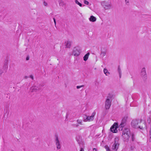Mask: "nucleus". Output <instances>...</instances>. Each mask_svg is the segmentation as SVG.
Listing matches in <instances>:
<instances>
[{
    "label": "nucleus",
    "mask_w": 151,
    "mask_h": 151,
    "mask_svg": "<svg viewBox=\"0 0 151 151\" xmlns=\"http://www.w3.org/2000/svg\"><path fill=\"white\" fill-rule=\"evenodd\" d=\"M130 136V130L128 128H125L123 131L122 137L124 141H128Z\"/></svg>",
    "instance_id": "f257e3e1"
},
{
    "label": "nucleus",
    "mask_w": 151,
    "mask_h": 151,
    "mask_svg": "<svg viewBox=\"0 0 151 151\" xmlns=\"http://www.w3.org/2000/svg\"><path fill=\"white\" fill-rule=\"evenodd\" d=\"M141 121L139 120H133L131 122V125L132 127L135 128H140V129H143V127L142 126H138V124L139 122H140Z\"/></svg>",
    "instance_id": "f03ea898"
},
{
    "label": "nucleus",
    "mask_w": 151,
    "mask_h": 151,
    "mask_svg": "<svg viewBox=\"0 0 151 151\" xmlns=\"http://www.w3.org/2000/svg\"><path fill=\"white\" fill-rule=\"evenodd\" d=\"M101 5L105 10H109L111 7V3L110 2L104 1L101 2Z\"/></svg>",
    "instance_id": "7ed1b4c3"
},
{
    "label": "nucleus",
    "mask_w": 151,
    "mask_h": 151,
    "mask_svg": "<svg viewBox=\"0 0 151 151\" xmlns=\"http://www.w3.org/2000/svg\"><path fill=\"white\" fill-rule=\"evenodd\" d=\"M96 114V112L94 111L90 116L86 115V117H84L83 118V121L84 122H87V121L90 122L93 121L94 119V116Z\"/></svg>",
    "instance_id": "20e7f679"
},
{
    "label": "nucleus",
    "mask_w": 151,
    "mask_h": 151,
    "mask_svg": "<svg viewBox=\"0 0 151 151\" xmlns=\"http://www.w3.org/2000/svg\"><path fill=\"white\" fill-rule=\"evenodd\" d=\"M111 98L107 97L105 102V108L106 110L109 109L111 106Z\"/></svg>",
    "instance_id": "39448f33"
},
{
    "label": "nucleus",
    "mask_w": 151,
    "mask_h": 151,
    "mask_svg": "<svg viewBox=\"0 0 151 151\" xmlns=\"http://www.w3.org/2000/svg\"><path fill=\"white\" fill-rule=\"evenodd\" d=\"M128 117L127 116H126L122 118L121 123L119 126V130H123V128L125 125L126 121Z\"/></svg>",
    "instance_id": "423d86ee"
},
{
    "label": "nucleus",
    "mask_w": 151,
    "mask_h": 151,
    "mask_svg": "<svg viewBox=\"0 0 151 151\" xmlns=\"http://www.w3.org/2000/svg\"><path fill=\"white\" fill-rule=\"evenodd\" d=\"M41 87L42 86L40 84H37V86L31 87L30 88V91L31 92H37L41 89Z\"/></svg>",
    "instance_id": "0eeeda50"
},
{
    "label": "nucleus",
    "mask_w": 151,
    "mask_h": 151,
    "mask_svg": "<svg viewBox=\"0 0 151 151\" xmlns=\"http://www.w3.org/2000/svg\"><path fill=\"white\" fill-rule=\"evenodd\" d=\"M118 138H115V142L112 146V149L116 151L118 148L119 143L118 142Z\"/></svg>",
    "instance_id": "6e6552de"
},
{
    "label": "nucleus",
    "mask_w": 151,
    "mask_h": 151,
    "mask_svg": "<svg viewBox=\"0 0 151 151\" xmlns=\"http://www.w3.org/2000/svg\"><path fill=\"white\" fill-rule=\"evenodd\" d=\"M118 125L117 123H114L110 128L111 131L114 133H116L117 131Z\"/></svg>",
    "instance_id": "1a4fd4ad"
},
{
    "label": "nucleus",
    "mask_w": 151,
    "mask_h": 151,
    "mask_svg": "<svg viewBox=\"0 0 151 151\" xmlns=\"http://www.w3.org/2000/svg\"><path fill=\"white\" fill-rule=\"evenodd\" d=\"M55 142L57 149H60L61 148V145L57 136H55Z\"/></svg>",
    "instance_id": "9d476101"
},
{
    "label": "nucleus",
    "mask_w": 151,
    "mask_h": 151,
    "mask_svg": "<svg viewBox=\"0 0 151 151\" xmlns=\"http://www.w3.org/2000/svg\"><path fill=\"white\" fill-rule=\"evenodd\" d=\"M80 52L79 49L77 48H75L73 50V54L75 56H78L80 54Z\"/></svg>",
    "instance_id": "9b49d317"
},
{
    "label": "nucleus",
    "mask_w": 151,
    "mask_h": 151,
    "mask_svg": "<svg viewBox=\"0 0 151 151\" xmlns=\"http://www.w3.org/2000/svg\"><path fill=\"white\" fill-rule=\"evenodd\" d=\"M141 76L144 78L146 79L147 77V74L146 73L145 69V68H143L141 72Z\"/></svg>",
    "instance_id": "f8f14e48"
},
{
    "label": "nucleus",
    "mask_w": 151,
    "mask_h": 151,
    "mask_svg": "<svg viewBox=\"0 0 151 151\" xmlns=\"http://www.w3.org/2000/svg\"><path fill=\"white\" fill-rule=\"evenodd\" d=\"M65 47L70 48L72 42L70 41H68L65 42Z\"/></svg>",
    "instance_id": "ddd939ff"
},
{
    "label": "nucleus",
    "mask_w": 151,
    "mask_h": 151,
    "mask_svg": "<svg viewBox=\"0 0 151 151\" xmlns=\"http://www.w3.org/2000/svg\"><path fill=\"white\" fill-rule=\"evenodd\" d=\"M89 55H90L89 52H88L84 56L83 58V60L85 61H86L88 60Z\"/></svg>",
    "instance_id": "4468645a"
},
{
    "label": "nucleus",
    "mask_w": 151,
    "mask_h": 151,
    "mask_svg": "<svg viewBox=\"0 0 151 151\" xmlns=\"http://www.w3.org/2000/svg\"><path fill=\"white\" fill-rule=\"evenodd\" d=\"M89 20L91 22H94L96 21V18L93 16H91L89 18Z\"/></svg>",
    "instance_id": "2eb2a0df"
},
{
    "label": "nucleus",
    "mask_w": 151,
    "mask_h": 151,
    "mask_svg": "<svg viewBox=\"0 0 151 151\" xmlns=\"http://www.w3.org/2000/svg\"><path fill=\"white\" fill-rule=\"evenodd\" d=\"M106 54V51L104 50V51H101L100 55L101 57H103Z\"/></svg>",
    "instance_id": "dca6fc26"
},
{
    "label": "nucleus",
    "mask_w": 151,
    "mask_h": 151,
    "mask_svg": "<svg viewBox=\"0 0 151 151\" xmlns=\"http://www.w3.org/2000/svg\"><path fill=\"white\" fill-rule=\"evenodd\" d=\"M104 72L106 76L108 75L107 74V73H108L109 74V73L108 72L106 68H104Z\"/></svg>",
    "instance_id": "f3484780"
},
{
    "label": "nucleus",
    "mask_w": 151,
    "mask_h": 151,
    "mask_svg": "<svg viewBox=\"0 0 151 151\" xmlns=\"http://www.w3.org/2000/svg\"><path fill=\"white\" fill-rule=\"evenodd\" d=\"M8 68V66L7 63H5L3 66V68L5 69L6 71Z\"/></svg>",
    "instance_id": "a211bd4d"
},
{
    "label": "nucleus",
    "mask_w": 151,
    "mask_h": 151,
    "mask_svg": "<svg viewBox=\"0 0 151 151\" xmlns=\"http://www.w3.org/2000/svg\"><path fill=\"white\" fill-rule=\"evenodd\" d=\"M75 2L76 4L80 6L81 7L82 6V4L78 2L77 0H75Z\"/></svg>",
    "instance_id": "6ab92c4d"
},
{
    "label": "nucleus",
    "mask_w": 151,
    "mask_h": 151,
    "mask_svg": "<svg viewBox=\"0 0 151 151\" xmlns=\"http://www.w3.org/2000/svg\"><path fill=\"white\" fill-rule=\"evenodd\" d=\"M105 148L106 149V151H110V150L109 147L107 145H105L104 146Z\"/></svg>",
    "instance_id": "aec40b11"
},
{
    "label": "nucleus",
    "mask_w": 151,
    "mask_h": 151,
    "mask_svg": "<svg viewBox=\"0 0 151 151\" xmlns=\"http://www.w3.org/2000/svg\"><path fill=\"white\" fill-rule=\"evenodd\" d=\"M77 122L78 123V124H79L81 125H82V121L81 120H78L77 121Z\"/></svg>",
    "instance_id": "412c9836"
},
{
    "label": "nucleus",
    "mask_w": 151,
    "mask_h": 151,
    "mask_svg": "<svg viewBox=\"0 0 151 151\" xmlns=\"http://www.w3.org/2000/svg\"><path fill=\"white\" fill-rule=\"evenodd\" d=\"M43 4L44 6H48L47 3L45 1H43Z\"/></svg>",
    "instance_id": "4be33fe9"
},
{
    "label": "nucleus",
    "mask_w": 151,
    "mask_h": 151,
    "mask_svg": "<svg viewBox=\"0 0 151 151\" xmlns=\"http://www.w3.org/2000/svg\"><path fill=\"white\" fill-rule=\"evenodd\" d=\"M135 140L134 136V134L132 135V141H134Z\"/></svg>",
    "instance_id": "5701e85b"
},
{
    "label": "nucleus",
    "mask_w": 151,
    "mask_h": 151,
    "mask_svg": "<svg viewBox=\"0 0 151 151\" xmlns=\"http://www.w3.org/2000/svg\"><path fill=\"white\" fill-rule=\"evenodd\" d=\"M84 3L86 5H88L89 4V2L86 0H85L84 1Z\"/></svg>",
    "instance_id": "b1692460"
},
{
    "label": "nucleus",
    "mask_w": 151,
    "mask_h": 151,
    "mask_svg": "<svg viewBox=\"0 0 151 151\" xmlns=\"http://www.w3.org/2000/svg\"><path fill=\"white\" fill-rule=\"evenodd\" d=\"M83 86H84L83 85H81V86H76V88L77 89H79L81 87H83Z\"/></svg>",
    "instance_id": "393cba45"
},
{
    "label": "nucleus",
    "mask_w": 151,
    "mask_h": 151,
    "mask_svg": "<svg viewBox=\"0 0 151 151\" xmlns=\"http://www.w3.org/2000/svg\"><path fill=\"white\" fill-rule=\"evenodd\" d=\"M118 71L119 73H121L120 68L119 66H118Z\"/></svg>",
    "instance_id": "a878e982"
},
{
    "label": "nucleus",
    "mask_w": 151,
    "mask_h": 151,
    "mask_svg": "<svg viewBox=\"0 0 151 151\" xmlns=\"http://www.w3.org/2000/svg\"><path fill=\"white\" fill-rule=\"evenodd\" d=\"M3 72V71L0 69V76L2 74Z\"/></svg>",
    "instance_id": "bb28decb"
},
{
    "label": "nucleus",
    "mask_w": 151,
    "mask_h": 151,
    "mask_svg": "<svg viewBox=\"0 0 151 151\" xmlns=\"http://www.w3.org/2000/svg\"><path fill=\"white\" fill-rule=\"evenodd\" d=\"M53 19L54 22V23H55V26H56V22L55 19L54 18H53Z\"/></svg>",
    "instance_id": "cd10ccee"
},
{
    "label": "nucleus",
    "mask_w": 151,
    "mask_h": 151,
    "mask_svg": "<svg viewBox=\"0 0 151 151\" xmlns=\"http://www.w3.org/2000/svg\"><path fill=\"white\" fill-rule=\"evenodd\" d=\"M30 77L32 80H33L34 79L33 76L31 75L30 76Z\"/></svg>",
    "instance_id": "c85d7f7f"
},
{
    "label": "nucleus",
    "mask_w": 151,
    "mask_h": 151,
    "mask_svg": "<svg viewBox=\"0 0 151 151\" xmlns=\"http://www.w3.org/2000/svg\"><path fill=\"white\" fill-rule=\"evenodd\" d=\"M80 151H84V150L83 148H81Z\"/></svg>",
    "instance_id": "c756f323"
},
{
    "label": "nucleus",
    "mask_w": 151,
    "mask_h": 151,
    "mask_svg": "<svg viewBox=\"0 0 151 151\" xmlns=\"http://www.w3.org/2000/svg\"><path fill=\"white\" fill-rule=\"evenodd\" d=\"M150 137V139L149 140L150 142H151V136H149Z\"/></svg>",
    "instance_id": "7c9ffc66"
},
{
    "label": "nucleus",
    "mask_w": 151,
    "mask_h": 151,
    "mask_svg": "<svg viewBox=\"0 0 151 151\" xmlns=\"http://www.w3.org/2000/svg\"><path fill=\"white\" fill-rule=\"evenodd\" d=\"M26 60H28L29 59V58L28 57H27L26 58Z\"/></svg>",
    "instance_id": "2f4dec72"
},
{
    "label": "nucleus",
    "mask_w": 151,
    "mask_h": 151,
    "mask_svg": "<svg viewBox=\"0 0 151 151\" xmlns=\"http://www.w3.org/2000/svg\"><path fill=\"white\" fill-rule=\"evenodd\" d=\"M149 136H151V129L150 131V134Z\"/></svg>",
    "instance_id": "473e14b6"
},
{
    "label": "nucleus",
    "mask_w": 151,
    "mask_h": 151,
    "mask_svg": "<svg viewBox=\"0 0 151 151\" xmlns=\"http://www.w3.org/2000/svg\"><path fill=\"white\" fill-rule=\"evenodd\" d=\"M119 75L120 78L121 76V73H119Z\"/></svg>",
    "instance_id": "72a5a7b5"
},
{
    "label": "nucleus",
    "mask_w": 151,
    "mask_h": 151,
    "mask_svg": "<svg viewBox=\"0 0 151 151\" xmlns=\"http://www.w3.org/2000/svg\"><path fill=\"white\" fill-rule=\"evenodd\" d=\"M93 151H96V148H93Z\"/></svg>",
    "instance_id": "f704fd0d"
},
{
    "label": "nucleus",
    "mask_w": 151,
    "mask_h": 151,
    "mask_svg": "<svg viewBox=\"0 0 151 151\" xmlns=\"http://www.w3.org/2000/svg\"><path fill=\"white\" fill-rule=\"evenodd\" d=\"M144 125L145 127L146 128V124L145 123H144Z\"/></svg>",
    "instance_id": "c9c22d12"
},
{
    "label": "nucleus",
    "mask_w": 151,
    "mask_h": 151,
    "mask_svg": "<svg viewBox=\"0 0 151 151\" xmlns=\"http://www.w3.org/2000/svg\"><path fill=\"white\" fill-rule=\"evenodd\" d=\"M24 77L25 78H28V77L27 76H25Z\"/></svg>",
    "instance_id": "e433bc0d"
},
{
    "label": "nucleus",
    "mask_w": 151,
    "mask_h": 151,
    "mask_svg": "<svg viewBox=\"0 0 151 151\" xmlns=\"http://www.w3.org/2000/svg\"><path fill=\"white\" fill-rule=\"evenodd\" d=\"M79 126L77 124V125H76V127H78V126Z\"/></svg>",
    "instance_id": "4c0bfd02"
},
{
    "label": "nucleus",
    "mask_w": 151,
    "mask_h": 151,
    "mask_svg": "<svg viewBox=\"0 0 151 151\" xmlns=\"http://www.w3.org/2000/svg\"><path fill=\"white\" fill-rule=\"evenodd\" d=\"M126 1H128L127 2V3H128L129 2V1H128V0H125Z\"/></svg>",
    "instance_id": "58836bf2"
}]
</instances>
